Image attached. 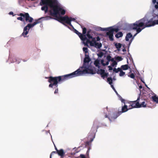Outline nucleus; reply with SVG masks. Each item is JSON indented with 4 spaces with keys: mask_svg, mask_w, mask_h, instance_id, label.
I'll list each match as a JSON object with an SVG mask.
<instances>
[{
    "mask_svg": "<svg viewBox=\"0 0 158 158\" xmlns=\"http://www.w3.org/2000/svg\"><path fill=\"white\" fill-rule=\"evenodd\" d=\"M40 2L41 5L44 6L42 7L41 10H44L45 13L48 11V6H49L50 10H49L50 15L52 16L57 17L58 15H64L65 13V11L62 9L60 6L56 4V0H41Z\"/></svg>",
    "mask_w": 158,
    "mask_h": 158,
    "instance_id": "1",
    "label": "nucleus"
},
{
    "mask_svg": "<svg viewBox=\"0 0 158 158\" xmlns=\"http://www.w3.org/2000/svg\"><path fill=\"white\" fill-rule=\"evenodd\" d=\"M158 24V20L153 21V18H152L148 20L146 17H144L132 24L131 26V28L133 30H136L137 32L134 35L135 36L145 28Z\"/></svg>",
    "mask_w": 158,
    "mask_h": 158,
    "instance_id": "2",
    "label": "nucleus"
},
{
    "mask_svg": "<svg viewBox=\"0 0 158 158\" xmlns=\"http://www.w3.org/2000/svg\"><path fill=\"white\" fill-rule=\"evenodd\" d=\"M45 78L48 79V82L50 83L49 85V87L50 88H52L54 85H56L57 81H59V82L61 81H64L69 79V77L68 74L56 77H52V76L46 77Z\"/></svg>",
    "mask_w": 158,
    "mask_h": 158,
    "instance_id": "3",
    "label": "nucleus"
},
{
    "mask_svg": "<svg viewBox=\"0 0 158 158\" xmlns=\"http://www.w3.org/2000/svg\"><path fill=\"white\" fill-rule=\"evenodd\" d=\"M85 69L83 70H81L80 69H77L74 72L68 74L69 79L73 77H77L82 75L84 73L94 74L95 72L91 69L84 67Z\"/></svg>",
    "mask_w": 158,
    "mask_h": 158,
    "instance_id": "4",
    "label": "nucleus"
},
{
    "mask_svg": "<svg viewBox=\"0 0 158 158\" xmlns=\"http://www.w3.org/2000/svg\"><path fill=\"white\" fill-rule=\"evenodd\" d=\"M50 16H48L46 17H42L35 20L33 23H28L25 27L24 28L23 32L22 33V35L24 36V37H25V36L27 35L28 33L29 29L31 27H33L35 25L40 23L41 22V19H44L45 20H49L50 19H52Z\"/></svg>",
    "mask_w": 158,
    "mask_h": 158,
    "instance_id": "5",
    "label": "nucleus"
},
{
    "mask_svg": "<svg viewBox=\"0 0 158 158\" xmlns=\"http://www.w3.org/2000/svg\"><path fill=\"white\" fill-rule=\"evenodd\" d=\"M57 19L58 21L63 24L65 25L64 23H65L72 27H73V26L71 24V21H75L76 20L75 19L71 17H69L67 15H65L63 17L59 16L57 17Z\"/></svg>",
    "mask_w": 158,
    "mask_h": 158,
    "instance_id": "6",
    "label": "nucleus"
},
{
    "mask_svg": "<svg viewBox=\"0 0 158 158\" xmlns=\"http://www.w3.org/2000/svg\"><path fill=\"white\" fill-rule=\"evenodd\" d=\"M17 15L18 16H20V17H17V19L22 21H24V19L22 18V17L25 18L26 22L31 23L32 22L33 20V18L30 16L28 13L24 12L23 13H20L19 14Z\"/></svg>",
    "mask_w": 158,
    "mask_h": 158,
    "instance_id": "7",
    "label": "nucleus"
},
{
    "mask_svg": "<svg viewBox=\"0 0 158 158\" xmlns=\"http://www.w3.org/2000/svg\"><path fill=\"white\" fill-rule=\"evenodd\" d=\"M95 136V132H93V133H89L88 135V137L90 138V139L89 141H87L85 143V146L88 147V150L86 153V156L87 158H89V153L90 150L91 149L90 146H89L90 143L92 142Z\"/></svg>",
    "mask_w": 158,
    "mask_h": 158,
    "instance_id": "8",
    "label": "nucleus"
},
{
    "mask_svg": "<svg viewBox=\"0 0 158 158\" xmlns=\"http://www.w3.org/2000/svg\"><path fill=\"white\" fill-rule=\"evenodd\" d=\"M130 109L127 108V105H125L123 106H122V111H118L116 113H114L113 114V116L111 117V118L115 119L118 116L122 114L123 113L125 112L128 110Z\"/></svg>",
    "mask_w": 158,
    "mask_h": 158,
    "instance_id": "9",
    "label": "nucleus"
},
{
    "mask_svg": "<svg viewBox=\"0 0 158 158\" xmlns=\"http://www.w3.org/2000/svg\"><path fill=\"white\" fill-rule=\"evenodd\" d=\"M140 99V96H139L138 97L137 100L131 102L130 104L131 105L129 106V109H131L133 108H139V100Z\"/></svg>",
    "mask_w": 158,
    "mask_h": 158,
    "instance_id": "10",
    "label": "nucleus"
},
{
    "mask_svg": "<svg viewBox=\"0 0 158 158\" xmlns=\"http://www.w3.org/2000/svg\"><path fill=\"white\" fill-rule=\"evenodd\" d=\"M73 28L74 29V32L78 35L81 40L82 41L83 40L86 39V37L85 35H83L81 33L79 32L77 30L74 29L73 27Z\"/></svg>",
    "mask_w": 158,
    "mask_h": 158,
    "instance_id": "11",
    "label": "nucleus"
},
{
    "mask_svg": "<svg viewBox=\"0 0 158 158\" xmlns=\"http://www.w3.org/2000/svg\"><path fill=\"white\" fill-rule=\"evenodd\" d=\"M97 73L98 74H100L102 77L103 79H104L105 77H107L108 74V73L105 72V71L104 69H102L100 70H98L97 72Z\"/></svg>",
    "mask_w": 158,
    "mask_h": 158,
    "instance_id": "12",
    "label": "nucleus"
},
{
    "mask_svg": "<svg viewBox=\"0 0 158 158\" xmlns=\"http://www.w3.org/2000/svg\"><path fill=\"white\" fill-rule=\"evenodd\" d=\"M82 41L83 42L84 44L88 46V44L89 43L90 44V45L91 46H95V43L92 41H90L87 38V37L86 39L85 40H83Z\"/></svg>",
    "mask_w": 158,
    "mask_h": 158,
    "instance_id": "13",
    "label": "nucleus"
},
{
    "mask_svg": "<svg viewBox=\"0 0 158 158\" xmlns=\"http://www.w3.org/2000/svg\"><path fill=\"white\" fill-rule=\"evenodd\" d=\"M101 28L102 29V28ZM102 31H105L106 30H109L110 31L112 32L113 33H114V31H115L116 32H117L118 31L119 29L118 28H113L111 27L107 28H103Z\"/></svg>",
    "mask_w": 158,
    "mask_h": 158,
    "instance_id": "14",
    "label": "nucleus"
},
{
    "mask_svg": "<svg viewBox=\"0 0 158 158\" xmlns=\"http://www.w3.org/2000/svg\"><path fill=\"white\" fill-rule=\"evenodd\" d=\"M106 31H108L106 32V35L109 36L110 40L111 41H113L114 40L113 33L109 30H106Z\"/></svg>",
    "mask_w": 158,
    "mask_h": 158,
    "instance_id": "15",
    "label": "nucleus"
},
{
    "mask_svg": "<svg viewBox=\"0 0 158 158\" xmlns=\"http://www.w3.org/2000/svg\"><path fill=\"white\" fill-rule=\"evenodd\" d=\"M57 153L58 155L60 156L61 157H63L65 154V152L63 149H60L59 151H58Z\"/></svg>",
    "mask_w": 158,
    "mask_h": 158,
    "instance_id": "16",
    "label": "nucleus"
},
{
    "mask_svg": "<svg viewBox=\"0 0 158 158\" xmlns=\"http://www.w3.org/2000/svg\"><path fill=\"white\" fill-rule=\"evenodd\" d=\"M85 56H86L84 60V65L85 63H88L90 60V59L88 56H87L86 55H85Z\"/></svg>",
    "mask_w": 158,
    "mask_h": 158,
    "instance_id": "17",
    "label": "nucleus"
},
{
    "mask_svg": "<svg viewBox=\"0 0 158 158\" xmlns=\"http://www.w3.org/2000/svg\"><path fill=\"white\" fill-rule=\"evenodd\" d=\"M114 45L118 51H119L120 49L122 47V44L120 43H114Z\"/></svg>",
    "mask_w": 158,
    "mask_h": 158,
    "instance_id": "18",
    "label": "nucleus"
},
{
    "mask_svg": "<svg viewBox=\"0 0 158 158\" xmlns=\"http://www.w3.org/2000/svg\"><path fill=\"white\" fill-rule=\"evenodd\" d=\"M132 36V35L131 33H127L125 37V40L126 41H129V39L131 38Z\"/></svg>",
    "mask_w": 158,
    "mask_h": 158,
    "instance_id": "19",
    "label": "nucleus"
},
{
    "mask_svg": "<svg viewBox=\"0 0 158 158\" xmlns=\"http://www.w3.org/2000/svg\"><path fill=\"white\" fill-rule=\"evenodd\" d=\"M123 36V33L122 32H119L117 33L115 35V37L117 38L122 37Z\"/></svg>",
    "mask_w": 158,
    "mask_h": 158,
    "instance_id": "20",
    "label": "nucleus"
},
{
    "mask_svg": "<svg viewBox=\"0 0 158 158\" xmlns=\"http://www.w3.org/2000/svg\"><path fill=\"white\" fill-rule=\"evenodd\" d=\"M139 108L141 107H145L146 106V104L145 103V102L144 101L141 104H139Z\"/></svg>",
    "mask_w": 158,
    "mask_h": 158,
    "instance_id": "21",
    "label": "nucleus"
},
{
    "mask_svg": "<svg viewBox=\"0 0 158 158\" xmlns=\"http://www.w3.org/2000/svg\"><path fill=\"white\" fill-rule=\"evenodd\" d=\"M129 68V67L127 64L122 65L121 66V68L123 70H127Z\"/></svg>",
    "mask_w": 158,
    "mask_h": 158,
    "instance_id": "22",
    "label": "nucleus"
},
{
    "mask_svg": "<svg viewBox=\"0 0 158 158\" xmlns=\"http://www.w3.org/2000/svg\"><path fill=\"white\" fill-rule=\"evenodd\" d=\"M58 82L59 81H57V82L56 84V85H54L53 86H55V88L56 89H55V91L54 92V94H57V93H58Z\"/></svg>",
    "mask_w": 158,
    "mask_h": 158,
    "instance_id": "23",
    "label": "nucleus"
},
{
    "mask_svg": "<svg viewBox=\"0 0 158 158\" xmlns=\"http://www.w3.org/2000/svg\"><path fill=\"white\" fill-rule=\"evenodd\" d=\"M102 46V44L101 43L96 42L95 43V47L98 48H100Z\"/></svg>",
    "mask_w": 158,
    "mask_h": 158,
    "instance_id": "24",
    "label": "nucleus"
},
{
    "mask_svg": "<svg viewBox=\"0 0 158 158\" xmlns=\"http://www.w3.org/2000/svg\"><path fill=\"white\" fill-rule=\"evenodd\" d=\"M152 98L154 102L158 103V97H156V96H154L152 97Z\"/></svg>",
    "mask_w": 158,
    "mask_h": 158,
    "instance_id": "25",
    "label": "nucleus"
},
{
    "mask_svg": "<svg viewBox=\"0 0 158 158\" xmlns=\"http://www.w3.org/2000/svg\"><path fill=\"white\" fill-rule=\"evenodd\" d=\"M114 113H113L110 116H108L107 115V114H106L105 115V118H107L109 119V120L110 121H111V119H114V118H111V117L112 116H113V114H114Z\"/></svg>",
    "mask_w": 158,
    "mask_h": 158,
    "instance_id": "26",
    "label": "nucleus"
},
{
    "mask_svg": "<svg viewBox=\"0 0 158 158\" xmlns=\"http://www.w3.org/2000/svg\"><path fill=\"white\" fill-rule=\"evenodd\" d=\"M90 31H91V30H90V31H88L87 32L86 35H85L86 36V35L87 36V37L89 39L92 38V36H91L90 35Z\"/></svg>",
    "mask_w": 158,
    "mask_h": 158,
    "instance_id": "27",
    "label": "nucleus"
},
{
    "mask_svg": "<svg viewBox=\"0 0 158 158\" xmlns=\"http://www.w3.org/2000/svg\"><path fill=\"white\" fill-rule=\"evenodd\" d=\"M107 81L109 82V83L111 85L113 83V80L111 77H108L107 79Z\"/></svg>",
    "mask_w": 158,
    "mask_h": 158,
    "instance_id": "28",
    "label": "nucleus"
},
{
    "mask_svg": "<svg viewBox=\"0 0 158 158\" xmlns=\"http://www.w3.org/2000/svg\"><path fill=\"white\" fill-rule=\"evenodd\" d=\"M99 61L98 60H97L95 61L94 62V64L95 65V66L96 67H99Z\"/></svg>",
    "mask_w": 158,
    "mask_h": 158,
    "instance_id": "29",
    "label": "nucleus"
},
{
    "mask_svg": "<svg viewBox=\"0 0 158 158\" xmlns=\"http://www.w3.org/2000/svg\"><path fill=\"white\" fill-rule=\"evenodd\" d=\"M81 27L82 29V35H85V34L86 33V29L85 27H83V28L82 27Z\"/></svg>",
    "mask_w": 158,
    "mask_h": 158,
    "instance_id": "30",
    "label": "nucleus"
},
{
    "mask_svg": "<svg viewBox=\"0 0 158 158\" xmlns=\"http://www.w3.org/2000/svg\"><path fill=\"white\" fill-rule=\"evenodd\" d=\"M104 61V60H101V63L102 64V65L104 66H105L106 65H108L109 64V61H107L106 63H103Z\"/></svg>",
    "mask_w": 158,
    "mask_h": 158,
    "instance_id": "31",
    "label": "nucleus"
},
{
    "mask_svg": "<svg viewBox=\"0 0 158 158\" xmlns=\"http://www.w3.org/2000/svg\"><path fill=\"white\" fill-rule=\"evenodd\" d=\"M115 59L118 61H120L123 60V59L121 56H118L116 57Z\"/></svg>",
    "mask_w": 158,
    "mask_h": 158,
    "instance_id": "32",
    "label": "nucleus"
},
{
    "mask_svg": "<svg viewBox=\"0 0 158 158\" xmlns=\"http://www.w3.org/2000/svg\"><path fill=\"white\" fill-rule=\"evenodd\" d=\"M128 76L132 79H134L135 77V74L133 73H132L131 74L128 75Z\"/></svg>",
    "mask_w": 158,
    "mask_h": 158,
    "instance_id": "33",
    "label": "nucleus"
},
{
    "mask_svg": "<svg viewBox=\"0 0 158 158\" xmlns=\"http://www.w3.org/2000/svg\"><path fill=\"white\" fill-rule=\"evenodd\" d=\"M125 74V73L123 72L122 70L120 72V73H119V76H123Z\"/></svg>",
    "mask_w": 158,
    "mask_h": 158,
    "instance_id": "34",
    "label": "nucleus"
},
{
    "mask_svg": "<svg viewBox=\"0 0 158 158\" xmlns=\"http://www.w3.org/2000/svg\"><path fill=\"white\" fill-rule=\"evenodd\" d=\"M83 51L85 53H87L88 52V49L87 48L84 47L83 48Z\"/></svg>",
    "mask_w": 158,
    "mask_h": 158,
    "instance_id": "35",
    "label": "nucleus"
},
{
    "mask_svg": "<svg viewBox=\"0 0 158 158\" xmlns=\"http://www.w3.org/2000/svg\"><path fill=\"white\" fill-rule=\"evenodd\" d=\"M111 88H112V89L114 90V91H115V93L117 95H118V93L117 91H116V90H115V88H114L113 85H111Z\"/></svg>",
    "mask_w": 158,
    "mask_h": 158,
    "instance_id": "36",
    "label": "nucleus"
},
{
    "mask_svg": "<svg viewBox=\"0 0 158 158\" xmlns=\"http://www.w3.org/2000/svg\"><path fill=\"white\" fill-rule=\"evenodd\" d=\"M111 57L110 55H108L106 57V59L108 61H110Z\"/></svg>",
    "mask_w": 158,
    "mask_h": 158,
    "instance_id": "37",
    "label": "nucleus"
},
{
    "mask_svg": "<svg viewBox=\"0 0 158 158\" xmlns=\"http://www.w3.org/2000/svg\"><path fill=\"white\" fill-rule=\"evenodd\" d=\"M95 123V122H94V125H93V126L92 127V128H91V131H93V130H94V129H95V131H94V132L95 131H97V128L98 127H97V128H95V127H94V124Z\"/></svg>",
    "mask_w": 158,
    "mask_h": 158,
    "instance_id": "38",
    "label": "nucleus"
},
{
    "mask_svg": "<svg viewBox=\"0 0 158 158\" xmlns=\"http://www.w3.org/2000/svg\"><path fill=\"white\" fill-rule=\"evenodd\" d=\"M117 64V63L115 61H114L113 62V63H112L111 65L112 66L114 67V65H116Z\"/></svg>",
    "mask_w": 158,
    "mask_h": 158,
    "instance_id": "39",
    "label": "nucleus"
},
{
    "mask_svg": "<svg viewBox=\"0 0 158 158\" xmlns=\"http://www.w3.org/2000/svg\"><path fill=\"white\" fill-rule=\"evenodd\" d=\"M91 39H92V40L91 41H92L95 43L96 42L95 38H93L92 37V38Z\"/></svg>",
    "mask_w": 158,
    "mask_h": 158,
    "instance_id": "40",
    "label": "nucleus"
},
{
    "mask_svg": "<svg viewBox=\"0 0 158 158\" xmlns=\"http://www.w3.org/2000/svg\"><path fill=\"white\" fill-rule=\"evenodd\" d=\"M56 152L55 151H53V152H52L50 155V158H52V155L53 154H54L56 153Z\"/></svg>",
    "mask_w": 158,
    "mask_h": 158,
    "instance_id": "41",
    "label": "nucleus"
},
{
    "mask_svg": "<svg viewBox=\"0 0 158 158\" xmlns=\"http://www.w3.org/2000/svg\"><path fill=\"white\" fill-rule=\"evenodd\" d=\"M155 7L156 9H158V2H156V4L155 5Z\"/></svg>",
    "mask_w": 158,
    "mask_h": 158,
    "instance_id": "42",
    "label": "nucleus"
},
{
    "mask_svg": "<svg viewBox=\"0 0 158 158\" xmlns=\"http://www.w3.org/2000/svg\"><path fill=\"white\" fill-rule=\"evenodd\" d=\"M113 70L114 72H115L116 73H117L118 72V71L117 69L115 68H114L113 69Z\"/></svg>",
    "mask_w": 158,
    "mask_h": 158,
    "instance_id": "43",
    "label": "nucleus"
},
{
    "mask_svg": "<svg viewBox=\"0 0 158 158\" xmlns=\"http://www.w3.org/2000/svg\"><path fill=\"white\" fill-rule=\"evenodd\" d=\"M108 67L109 68V70H112L113 69V68H112V67H111L110 66H108Z\"/></svg>",
    "mask_w": 158,
    "mask_h": 158,
    "instance_id": "44",
    "label": "nucleus"
},
{
    "mask_svg": "<svg viewBox=\"0 0 158 158\" xmlns=\"http://www.w3.org/2000/svg\"><path fill=\"white\" fill-rule=\"evenodd\" d=\"M97 41H99L100 40V38L99 36H97L96 38Z\"/></svg>",
    "mask_w": 158,
    "mask_h": 158,
    "instance_id": "45",
    "label": "nucleus"
},
{
    "mask_svg": "<svg viewBox=\"0 0 158 158\" xmlns=\"http://www.w3.org/2000/svg\"><path fill=\"white\" fill-rule=\"evenodd\" d=\"M118 70V71H122V69H121V68H118L117 69Z\"/></svg>",
    "mask_w": 158,
    "mask_h": 158,
    "instance_id": "46",
    "label": "nucleus"
},
{
    "mask_svg": "<svg viewBox=\"0 0 158 158\" xmlns=\"http://www.w3.org/2000/svg\"><path fill=\"white\" fill-rule=\"evenodd\" d=\"M121 102H123L124 103H125V100L123 99L122 98H121Z\"/></svg>",
    "mask_w": 158,
    "mask_h": 158,
    "instance_id": "47",
    "label": "nucleus"
},
{
    "mask_svg": "<svg viewBox=\"0 0 158 158\" xmlns=\"http://www.w3.org/2000/svg\"><path fill=\"white\" fill-rule=\"evenodd\" d=\"M152 3L154 4L156 2V0H152Z\"/></svg>",
    "mask_w": 158,
    "mask_h": 158,
    "instance_id": "48",
    "label": "nucleus"
},
{
    "mask_svg": "<svg viewBox=\"0 0 158 158\" xmlns=\"http://www.w3.org/2000/svg\"><path fill=\"white\" fill-rule=\"evenodd\" d=\"M13 12L12 11L10 12L9 13V14L10 15H13Z\"/></svg>",
    "mask_w": 158,
    "mask_h": 158,
    "instance_id": "49",
    "label": "nucleus"
},
{
    "mask_svg": "<svg viewBox=\"0 0 158 158\" xmlns=\"http://www.w3.org/2000/svg\"><path fill=\"white\" fill-rule=\"evenodd\" d=\"M55 149L56 150V153L57 152V151H59V150H58L57 149V148L56 147H55Z\"/></svg>",
    "mask_w": 158,
    "mask_h": 158,
    "instance_id": "50",
    "label": "nucleus"
},
{
    "mask_svg": "<svg viewBox=\"0 0 158 158\" xmlns=\"http://www.w3.org/2000/svg\"><path fill=\"white\" fill-rule=\"evenodd\" d=\"M122 51H123V52H126V49H125V48H124V49H123V50H122Z\"/></svg>",
    "mask_w": 158,
    "mask_h": 158,
    "instance_id": "51",
    "label": "nucleus"
},
{
    "mask_svg": "<svg viewBox=\"0 0 158 158\" xmlns=\"http://www.w3.org/2000/svg\"><path fill=\"white\" fill-rule=\"evenodd\" d=\"M114 61V59L113 58H111V59L110 61H111L112 62H113V61Z\"/></svg>",
    "mask_w": 158,
    "mask_h": 158,
    "instance_id": "52",
    "label": "nucleus"
},
{
    "mask_svg": "<svg viewBox=\"0 0 158 158\" xmlns=\"http://www.w3.org/2000/svg\"><path fill=\"white\" fill-rule=\"evenodd\" d=\"M145 84V86H146V87H147L148 89H150V88H149L148 87V86L145 83V84Z\"/></svg>",
    "mask_w": 158,
    "mask_h": 158,
    "instance_id": "53",
    "label": "nucleus"
},
{
    "mask_svg": "<svg viewBox=\"0 0 158 158\" xmlns=\"http://www.w3.org/2000/svg\"><path fill=\"white\" fill-rule=\"evenodd\" d=\"M139 87L140 89H141L142 88V86L140 85L139 86Z\"/></svg>",
    "mask_w": 158,
    "mask_h": 158,
    "instance_id": "54",
    "label": "nucleus"
},
{
    "mask_svg": "<svg viewBox=\"0 0 158 158\" xmlns=\"http://www.w3.org/2000/svg\"><path fill=\"white\" fill-rule=\"evenodd\" d=\"M132 41V40H130V41L129 42V45H130L131 44Z\"/></svg>",
    "mask_w": 158,
    "mask_h": 158,
    "instance_id": "55",
    "label": "nucleus"
},
{
    "mask_svg": "<svg viewBox=\"0 0 158 158\" xmlns=\"http://www.w3.org/2000/svg\"><path fill=\"white\" fill-rule=\"evenodd\" d=\"M141 80L143 83L145 84V82L143 81L142 79H141Z\"/></svg>",
    "mask_w": 158,
    "mask_h": 158,
    "instance_id": "56",
    "label": "nucleus"
},
{
    "mask_svg": "<svg viewBox=\"0 0 158 158\" xmlns=\"http://www.w3.org/2000/svg\"><path fill=\"white\" fill-rule=\"evenodd\" d=\"M101 53L102 54L101 55V56H102V52Z\"/></svg>",
    "mask_w": 158,
    "mask_h": 158,
    "instance_id": "57",
    "label": "nucleus"
},
{
    "mask_svg": "<svg viewBox=\"0 0 158 158\" xmlns=\"http://www.w3.org/2000/svg\"><path fill=\"white\" fill-rule=\"evenodd\" d=\"M107 109H108V107H106V109L107 110Z\"/></svg>",
    "mask_w": 158,
    "mask_h": 158,
    "instance_id": "58",
    "label": "nucleus"
}]
</instances>
